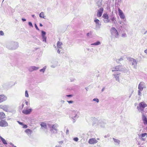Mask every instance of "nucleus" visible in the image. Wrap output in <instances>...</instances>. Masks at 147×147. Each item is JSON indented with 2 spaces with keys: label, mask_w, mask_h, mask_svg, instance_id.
I'll use <instances>...</instances> for the list:
<instances>
[{
  "label": "nucleus",
  "mask_w": 147,
  "mask_h": 147,
  "mask_svg": "<svg viewBox=\"0 0 147 147\" xmlns=\"http://www.w3.org/2000/svg\"><path fill=\"white\" fill-rule=\"evenodd\" d=\"M91 34V32H90V33H88L87 34V36H89L90 34Z\"/></svg>",
  "instance_id": "nucleus-52"
},
{
  "label": "nucleus",
  "mask_w": 147,
  "mask_h": 147,
  "mask_svg": "<svg viewBox=\"0 0 147 147\" xmlns=\"http://www.w3.org/2000/svg\"><path fill=\"white\" fill-rule=\"evenodd\" d=\"M100 42L99 41H98L96 42L91 44V45H92L97 46L100 45Z\"/></svg>",
  "instance_id": "nucleus-28"
},
{
  "label": "nucleus",
  "mask_w": 147,
  "mask_h": 147,
  "mask_svg": "<svg viewBox=\"0 0 147 147\" xmlns=\"http://www.w3.org/2000/svg\"><path fill=\"white\" fill-rule=\"evenodd\" d=\"M32 111V109L31 108L28 109V107L26 108V109H24L22 111V112L25 115H28L30 114Z\"/></svg>",
  "instance_id": "nucleus-11"
},
{
  "label": "nucleus",
  "mask_w": 147,
  "mask_h": 147,
  "mask_svg": "<svg viewBox=\"0 0 147 147\" xmlns=\"http://www.w3.org/2000/svg\"><path fill=\"white\" fill-rule=\"evenodd\" d=\"M25 103L26 104V105L28 106V102L27 101H25Z\"/></svg>",
  "instance_id": "nucleus-53"
},
{
  "label": "nucleus",
  "mask_w": 147,
  "mask_h": 147,
  "mask_svg": "<svg viewBox=\"0 0 147 147\" xmlns=\"http://www.w3.org/2000/svg\"><path fill=\"white\" fill-rule=\"evenodd\" d=\"M93 101H96L97 103H98L99 100L97 98H94L93 99Z\"/></svg>",
  "instance_id": "nucleus-39"
},
{
  "label": "nucleus",
  "mask_w": 147,
  "mask_h": 147,
  "mask_svg": "<svg viewBox=\"0 0 147 147\" xmlns=\"http://www.w3.org/2000/svg\"><path fill=\"white\" fill-rule=\"evenodd\" d=\"M104 22L105 23H109L110 22V21L109 19H105L103 20Z\"/></svg>",
  "instance_id": "nucleus-32"
},
{
  "label": "nucleus",
  "mask_w": 147,
  "mask_h": 147,
  "mask_svg": "<svg viewBox=\"0 0 147 147\" xmlns=\"http://www.w3.org/2000/svg\"><path fill=\"white\" fill-rule=\"evenodd\" d=\"M118 11L119 16L120 18L123 20L124 21H126L125 16L122 11L119 8L118 9Z\"/></svg>",
  "instance_id": "nucleus-9"
},
{
  "label": "nucleus",
  "mask_w": 147,
  "mask_h": 147,
  "mask_svg": "<svg viewBox=\"0 0 147 147\" xmlns=\"http://www.w3.org/2000/svg\"><path fill=\"white\" fill-rule=\"evenodd\" d=\"M139 136L142 140L144 141L145 140V138H144V137L145 136L146 137H147V134L146 133H142L140 135H139Z\"/></svg>",
  "instance_id": "nucleus-19"
},
{
  "label": "nucleus",
  "mask_w": 147,
  "mask_h": 147,
  "mask_svg": "<svg viewBox=\"0 0 147 147\" xmlns=\"http://www.w3.org/2000/svg\"><path fill=\"white\" fill-rule=\"evenodd\" d=\"M111 36L114 38H118L119 34L116 29L114 27H113L110 29Z\"/></svg>",
  "instance_id": "nucleus-4"
},
{
  "label": "nucleus",
  "mask_w": 147,
  "mask_h": 147,
  "mask_svg": "<svg viewBox=\"0 0 147 147\" xmlns=\"http://www.w3.org/2000/svg\"><path fill=\"white\" fill-rule=\"evenodd\" d=\"M123 57H121L119 59H118L116 60V61L117 62H119L120 61L123 60Z\"/></svg>",
  "instance_id": "nucleus-34"
},
{
  "label": "nucleus",
  "mask_w": 147,
  "mask_h": 147,
  "mask_svg": "<svg viewBox=\"0 0 147 147\" xmlns=\"http://www.w3.org/2000/svg\"><path fill=\"white\" fill-rule=\"evenodd\" d=\"M66 133L67 135H68V134H69V130L68 129H67Z\"/></svg>",
  "instance_id": "nucleus-51"
},
{
  "label": "nucleus",
  "mask_w": 147,
  "mask_h": 147,
  "mask_svg": "<svg viewBox=\"0 0 147 147\" xmlns=\"http://www.w3.org/2000/svg\"><path fill=\"white\" fill-rule=\"evenodd\" d=\"M103 8L102 7H101L99 9L97 13V16L98 17H100L103 13Z\"/></svg>",
  "instance_id": "nucleus-13"
},
{
  "label": "nucleus",
  "mask_w": 147,
  "mask_h": 147,
  "mask_svg": "<svg viewBox=\"0 0 147 147\" xmlns=\"http://www.w3.org/2000/svg\"><path fill=\"white\" fill-rule=\"evenodd\" d=\"M102 17L104 19H109V16L108 15L107 13H104Z\"/></svg>",
  "instance_id": "nucleus-29"
},
{
  "label": "nucleus",
  "mask_w": 147,
  "mask_h": 147,
  "mask_svg": "<svg viewBox=\"0 0 147 147\" xmlns=\"http://www.w3.org/2000/svg\"><path fill=\"white\" fill-rule=\"evenodd\" d=\"M7 99V97L4 95H0V103L5 101Z\"/></svg>",
  "instance_id": "nucleus-20"
},
{
  "label": "nucleus",
  "mask_w": 147,
  "mask_h": 147,
  "mask_svg": "<svg viewBox=\"0 0 147 147\" xmlns=\"http://www.w3.org/2000/svg\"><path fill=\"white\" fill-rule=\"evenodd\" d=\"M47 125L50 128V131L52 133L56 134L57 132V128L59 127L58 124L55 123L54 124L48 123Z\"/></svg>",
  "instance_id": "nucleus-2"
},
{
  "label": "nucleus",
  "mask_w": 147,
  "mask_h": 147,
  "mask_svg": "<svg viewBox=\"0 0 147 147\" xmlns=\"http://www.w3.org/2000/svg\"><path fill=\"white\" fill-rule=\"evenodd\" d=\"M46 68L47 66H45L42 69H40V71L41 72H42L43 73H44L45 71Z\"/></svg>",
  "instance_id": "nucleus-30"
},
{
  "label": "nucleus",
  "mask_w": 147,
  "mask_h": 147,
  "mask_svg": "<svg viewBox=\"0 0 147 147\" xmlns=\"http://www.w3.org/2000/svg\"><path fill=\"white\" fill-rule=\"evenodd\" d=\"M120 74V73L119 72H115L113 74V75L114 76V77L115 79L117 81L119 82H120V81L119 78Z\"/></svg>",
  "instance_id": "nucleus-10"
},
{
  "label": "nucleus",
  "mask_w": 147,
  "mask_h": 147,
  "mask_svg": "<svg viewBox=\"0 0 147 147\" xmlns=\"http://www.w3.org/2000/svg\"><path fill=\"white\" fill-rule=\"evenodd\" d=\"M4 35V33L1 30L0 31V36H3Z\"/></svg>",
  "instance_id": "nucleus-43"
},
{
  "label": "nucleus",
  "mask_w": 147,
  "mask_h": 147,
  "mask_svg": "<svg viewBox=\"0 0 147 147\" xmlns=\"http://www.w3.org/2000/svg\"><path fill=\"white\" fill-rule=\"evenodd\" d=\"M40 26H43V25L42 24L40 23Z\"/></svg>",
  "instance_id": "nucleus-61"
},
{
  "label": "nucleus",
  "mask_w": 147,
  "mask_h": 147,
  "mask_svg": "<svg viewBox=\"0 0 147 147\" xmlns=\"http://www.w3.org/2000/svg\"><path fill=\"white\" fill-rule=\"evenodd\" d=\"M39 69V67L34 66H31L29 67L28 68V70L30 72H32L34 71H36Z\"/></svg>",
  "instance_id": "nucleus-15"
},
{
  "label": "nucleus",
  "mask_w": 147,
  "mask_h": 147,
  "mask_svg": "<svg viewBox=\"0 0 147 147\" xmlns=\"http://www.w3.org/2000/svg\"><path fill=\"white\" fill-rule=\"evenodd\" d=\"M17 122L18 123L20 124V125L22 126L23 125V123L22 122H21L19 121H18Z\"/></svg>",
  "instance_id": "nucleus-47"
},
{
  "label": "nucleus",
  "mask_w": 147,
  "mask_h": 147,
  "mask_svg": "<svg viewBox=\"0 0 147 147\" xmlns=\"http://www.w3.org/2000/svg\"><path fill=\"white\" fill-rule=\"evenodd\" d=\"M97 0V1L96 2V4H97V5L98 7H100L102 5V0Z\"/></svg>",
  "instance_id": "nucleus-25"
},
{
  "label": "nucleus",
  "mask_w": 147,
  "mask_h": 147,
  "mask_svg": "<svg viewBox=\"0 0 147 147\" xmlns=\"http://www.w3.org/2000/svg\"><path fill=\"white\" fill-rule=\"evenodd\" d=\"M113 139L115 143V144L116 145H119L121 142L120 140H119L115 139V138H113Z\"/></svg>",
  "instance_id": "nucleus-24"
},
{
  "label": "nucleus",
  "mask_w": 147,
  "mask_h": 147,
  "mask_svg": "<svg viewBox=\"0 0 147 147\" xmlns=\"http://www.w3.org/2000/svg\"><path fill=\"white\" fill-rule=\"evenodd\" d=\"M147 105L144 102H140L139 104V107H137V109L140 111L143 112L144 108L147 107Z\"/></svg>",
  "instance_id": "nucleus-6"
},
{
  "label": "nucleus",
  "mask_w": 147,
  "mask_h": 147,
  "mask_svg": "<svg viewBox=\"0 0 147 147\" xmlns=\"http://www.w3.org/2000/svg\"><path fill=\"white\" fill-rule=\"evenodd\" d=\"M23 128H26L27 127V126L26 125H24L23 124V125H22Z\"/></svg>",
  "instance_id": "nucleus-48"
},
{
  "label": "nucleus",
  "mask_w": 147,
  "mask_h": 147,
  "mask_svg": "<svg viewBox=\"0 0 147 147\" xmlns=\"http://www.w3.org/2000/svg\"><path fill=\"white\" fill-rule=\"evenodd\" d=\"M25 132L28 135H30L32 133V131L30 129H27L25 130Z\"/></svg>",
  "instance_id": "nucleus-26"
},
{
  "label": "nucleus",
  "mask_w": 147,
  "mask_h": 147,
  "mask_svg": "<svg viewBox=\"0 0 147 147\" xmlns=\"http://www.w3.org/2000/svg\"><path fill=\"white\" fill-rule=\"evenodd\" d=\"M144 52L145 53H146V54H147V49L144 50Z\"/></svg>",
  "instance_id": "nucleus-59"
},
{
  "label": "nucleus",
  "mask_w": 147,
  "mask_h": 147,
  "mask_svg": "<svg viewBox=\"0 0 147 147\" xmlns=\"http://www.w3.org/2000/svg\"><path fill=\"white\" fill-rule=\"evenodd\" d=\"M124 26H123V25H122V26H121V27L122 28H123L125 30H126L127 28V25L126 24H124Z\"/></svg>",
  "instance_id": "nucleus-37"
},
{
  "label": "nucleus",
  "mask_w": 147,
  "mask_h": 147,
  "mask_svg": "<svg viewBox=\"0 0 147 147\" xmlns=\"http://www.w3.org/2000/svg\"><path fill=\"white\" fill-rule=\"evenodd\" d=\"M78 140H79V139H78V138L77 137L74 138H73V140L74 141H76V142H77L78 141Z\"/></svg>",
  "instance_id": "nucleus-41"
},
{
  "label": "nucleus",
  "mask_w": 147,
  "mask_h": 147,
  "mask_svg": "<svg viewBox=\"0 0 147 147\" xmlns=\"http://www.w3.org/2000/svg\"><path fill=\"white\" fill-rule=\"evenodd\" d=\"M67 102L69 104H71L73 103V101L72 100L68 101L67 100Z\"/></svg>",
  "instance_id": "nucleus-49"
},
{
  "label": "nucleus",
  "mask_w": 147,
  "mask_h": 147,
  "mask_svg": "<svg viewBox=\"0 0 147 147\" xmlns=\"http://www.w3.org/2000/svg\"><path fill=\"white\" fill-rule=\"evenodd\" d=\"M22 20L23 22L25 21L26 20V19L25 18H22Z\"/></svg>",
  "instance_id": "nucleus-57"
},
{
  "label": "nucleus",
  "mask_w": 147,
  "mask_h": 147,
  "mask_svg": "<svg viewBox=\"0 0 147 147\" xmlns=\"http://www.w3.org/2000/svg\"><path fill=\"white\" fill-rule=\"evenodd\" d=\"M28 25H29V26H31L32 27H33V26L32 23L30 22H28Z\"/></svg>",
  "instance_id": "nucleus-46"
},
{
  "label": "nucleus",
  "mask_w": 147,
  "mask_h": 147,
  "mask_svg": "<svg viewBox=\"0 0 147 147\" xmlns=\"http://www.w3.org/2000/svg\"><path fill=\"white\" fill-rule=\"evenodd\" d=\"M147 31L146 30V31H145V32L144 33V34H146L147 33Z\"/></svg>",
  "instance_id": "nucleus-63"
},
{
  "label": "nucleus",
  "mask_w": 147,
  "mask_h": 147,
  "mask_svg": "<svg viewBox=\"0 0 147 147\" xmlns=\"http://www.w3.org/2000/svg\"><path fill=\"white\" fill-rule=\"evenodd\" d=\"M59 144H62L63 143V141H61L59 142Z\"/></svg>",
  "instance_id": "nucleus-58"
},
{
  "label": "nucleus",
  "mask_w": 147,
  "mask_h": 147,
  "mask_svg": "<svg viewBox=\"0 0 147 147\" xmlns=\"http://www.w3.org/2000/svg\"><path fill=\"white\" fill-rule=\"evenodd\" d=\"M105 87H103L102 89L101 90V91L102 92H103L104 90H105Z\"/></svg>",
  "instance_id": "nucleus-56"
},
{
  "label": "nucleus",
  "mask_w": 147,
  "mask_h": 147,
  "mask_svg": "<svg viewBox=\"0 0 147 147\" xmlns=\"http://www.w3.org/2000/svg\"><path fill=\"white\" fill-rule=\"evenodd\" d=\"M72 96V95L71 94L66 95L65 97V98H66L67 97H71Z\"/></svg>",
  "instance_id": "nucleus-44"
},
{
  "label": "nucleus",
  "mask_w": 147,
  "mask_h": 147,
  "mask_svg": "<svg viewBox=\"0 0 147 147\" xmlns=\"http://www.w3.org/2000/svg\"><path fill=\"white\" fill-rule=\"evenodd\" d=\"M115 18L114 17H112L111 19V20L112 21L113 23H115V21H116Z\"/></svg>",
  "instance_id": "nucleus-35"
},
{
  "label": "nucleus",
  "mask_w": 147,
  "mask_h": 147,
  "mask_svg": "<svg viewBox=\"0 0 147 147\" xmlns=\"http://www.w3.org/2000/svg\"><path fill=\"white\" fill-rule=\"evenodd\" d=\"M39 16L41 18H45L44 14L43 12H41L39 14Z\"/></svg>",
  "instance_id": "nucleus-31"
},
{
  "label": "nucleus",
  "mask_w": 147,
  "mask_h": 147,
  "mask_svg": "<svg viewBox=\"0 0 147 147\" xmlns=\"http://www.w3.org/2000/svg\"><path fill=\"white\" fill-rule=\"evenodd\" d=\"M74 79L73 78L72 79H70V81L71 82H72V81H74Z\"/></svg>",
  "instance_id": "nucleus-60"
},
{
  "label": "nucleus",
  "mask_w": 147,
  "mask_h": 147,
  "mask_svg": "<svg viewBox=\"0 0 147 147\" xmlns=\"http://www.w3.org/2000/svg\"><path fill=\"white\" fill-rule=\"evenodd\" d=\"M8 124L7 122L4 120H1L0 121V126L6 127L8 126Z\"/></svg>",
  "instance_id": "nucleus-12"
},
{
  "label": "nucleus",
  "mask_w": 147,
  "mask_h": 147,
  "mask_svg": "<svg viewBox=\"0 0 147 147\" xmlns=\"http://www.w3.org/2000/svg\"><path fill=\"white\" fill-rule=\"evenodd\" d=\"M25 96L26 97H29V95L28 93V92L27 90H26L25 92Z\"/></svg>",
  "instance_id": "nucleus-38"
},
{
  "label": "nucleus",
  "mask_w": 147,
  "mask_h": 147,
  "mask_svg": "<svg viewBox=\"0 0 147 147\" xmlns=\"http://www.w3.org/2000/svg\"><path fill=\"white\" fill-rule=\"evenodd\" d=\"M112 71H121L124 72H126V70L125 67L121 65H119L116 66L115 67H114L112 69Z\"/></svg>",
  "instance_id": "nucleus-5"
},
{
  "label": "nucleus",
  "mask_w": 147,
  "mask_h": 147,
  "mask_svg": "<svg viewBox=\"0 0 147 147\" xmlns=\"http://www.w3.org/2000/svg\"><path fill=\"white\" fill-rule=\"evenodd\" d=\"M94 21L96 23V28H100L101 25V24L99 20L98 19H96L94 20Z\"/></svg>",
  "instance_id": "nucleus-17"
},
{
  "label": "nucleus",
  "mask_w": 147,
  "mask_h": 147,
  "mask_svg": "<svg viewBox=\"0 0 147 147\" xmlns=\"http://www.w3.org/2000/svg\"><path fill=\"white\" fill-rule=\"evenodd\" d=\"M61 102L62 103H64L65 102V101L64 100H61Z\"/></svg>",
  "instance_id": "nucleus-55"
},
{
  "label": "nucleus",
  "mask_w": 147,
  "mask_h": 147,
  "mask_svg": "<svg viewBox=\"0 0 147 147\" xmlns=\"http://www.w3.org/2000/svg\"><path fill=\"white\" fill-rule=\"evenodd\" d=\"M55 147H62L59 146H56Z\"/></svg>",
  "instance_id": "nucleus-64"
},
{
  "label": "nucleus",
  "mask_w": 147,
  "mask_h": 147,
  "mask_svg": "<svg viewBox=\"0 0 147 147\" xmlns=\"http://www.w3.org/2000/svg\"><path fill=\"white\" fill-rule=\"evenodd\" d=\"M142 91V90H140V89H138V95L140 96H141L142 95V94H141V92Z\"/></svg>",
  "instance_id": "nucleus-36"
},
{
  "label": "nucleus",
  "mask_w": 147,
  "mask_h": 147,
  "mask_svg": "<svg viewBox=\"0 0 147 147\" xmlns=\"http://www.w3.org/2000/svg\"><path fill=\"white\" fill-rule=\"evenodd\" d=\"M40 125L42 128L44 129H47L48 126L44 122H42L40 124Z\"/></svg>",
  "instance_id": "nucleus-23"
},
{
  "label": "nucleus",
  "mask_w": 147,
  "mask_h": 147,
  "mask_svg": "<svg viewBox=\"0 0 147 147\" xmlns=\"http://www.w3.org/2000/svg\"><path fill=\"white\" fill-rule=\"evenodd\" d=\"M32 17L33 18H34L35 19L36 18V16H35L34 15H32Z\"/></svg>",
  "instance_id": "nucleus-54"
},
{
  "label": "nucleus",
  "mask_w": 147,
  "mask_h": 147,
  "mask_svg": "<svg viewBox=\"0 0 147 147\" xmlns=\"http://www.w3.org/2000/svg\"><path fill=\"white\" fill-rule=\"evenodd\" d=\"M35 28L37 30L39 31L40 30H39V29L38 28L37 26V25L36 24H35Z\"/></svg>",
  "instance_id": "nucleus-50"
},
{
  "label": "nucleus",
  "mask_w": 147,
  "mask_h": 147,
  "mask_svg": "<svg viewBox=\"0 0 147 147\" xmlns=\"http://www.w3.org/2000/svg\"><path fill=\"white\" fill-rule=\"evenodd\" d=\"M121 36L122 37H126L127 36V35L125 33H123L122 34Z\"/></svg>",
  "instance_id": "nucleus-40"
},
{
  "label": "nucleus",
  "mask_w": 147,
  "mask_h": 147,
  "mask_svg": "<svg viewBox=\"0 0 147 147\" xmlns=\"http://www.w3.org/2000/svg\"><path fill=\"white\" fill-rule=\"evenodd\" d=\"M46 34V32L43 31H41V36L42 37V41L45 42H46V38L47 37L45 36Z\"/></svg>",
  "instance_id": "nucleus-16"
},
{
  "label": "nucleus",
  "mask_w": 147,
  "mask_h": 147,
  "mask_svg": "<svg viewBox=\"0 0 147 147\" xmlns=\"http://www.w3.org/2000/svg\"><path fill=\"white\" fill-rule=\"evenodd\" d=\"M0 115L1 116H5V114L3 112H0Z\"/></svg>",
  "instance_id": "nucleus-45"
},
{
  "label": "nucleus",
  "mask_w": 147,
  "mask_h": 147,
  "mask_svg": "<svg viewBox=\"0 0 147 147\" xmlns=\"http://www.w3.org/2000/svg\"><path fill=\"white\" fill-rule=\"evenodd\" d=\"M142 115V120L144 125H147V118L144 115L143 112H141Z\"/></svg>",
  "instance_id": "nucleus-14"
},
{
  "label": "nucleus",
  "mask_w": 147,
  "mask_h": 147,
  "mask_svg": "<svg viewBox=\"0 0 147 147\" xmlns=\"http://www.w3.org/2000/svg\"><path fill=\"white\" fill-rule=\"evenodd\" d=\"M24 104L23 103H22V105L21 106H20V109H22L23 108V107H24Z\"/></svg>",
  "instance_id": "nucleus-42"
},
{
  "label": "nucleus",
  "mask_w": 147,
  "mask_h": 147,
  "mask_svg": "<svg viewBox=\"0 0 147 147\" xmlns=\"http://www.w3.org/2000/svg\"><path fill=\"white\" fill-rule=\"evenodd\" d=\"M97 142L95 138H91L89 139L88 142L90 144H94L96 143Z\"/></svg>",
  "instance_id": "nucleus-22"
},
{
  "label": "nucleus",
  "mask_w": 147,
  "mask_h": 147,
  "mask_svg": "<svg viewBox=\"0 0 147 147\" xmlns=\"http://www.w3.org/2000/svg\"><path fill=\"white\" fill-rule=\"evenodd\" d=\"M119 23L120 24H121L122 22H121V21H119Z\"/></svg>",
  "instance_id": "nucleus-62"
},
{
  "label": "nucleus",
  "mask_w": 147,
  "mask_h": 147,
  "mask_svg": "<svg viewBox=\"0 0 147 147\" xmlns=\"http://www.w3.org/2000/svg\"><path fill=\"white\" fill-rule=\"evenodd\" d=\"M129 61L132 64V65L133 66V68L136 69L137 64V61L136 60L133 58H130Z\"/></svg>",
  "instance_id": "nucleus-8"
},
{
  "label": "nucleus",
  "mask_w": 147,
  "mask_h": 147,
  "mask_svg": "<svg viewBox=\"0 0 147 147\" xmlns=\"http://www.w3.org/2000/svg\"><path fill=\"white\" fill-rule=\"evenodd\" d=\"M118 2H116V1L115 2V5H120V4L121 3V0H118Z\"/></svg>",
  "instance_id": "nucleus-33"
},
{
  "label": "nucleus",
  "mask_w": 147,
  "mask_h": 147,
  "mask_svg": "<svg viewBox=\"0 0 147 147\" xmlns=\"http://www.w3.org/2000/svg\"><path fill=\"white\" fill-rule=\"evenodd\" d=\"M145 87V83L143 82H141L139 83L138 86V89L143 90V88Z\"/></svg>",
  "instance_id": "nucleus-18"
},
{
  "label": "nucleus",
  "mask_w": 147,
  "mask_h": 147,
  "mask_svg": "<svg viewBox=\"0 0 147 147\" xmlns=\"http://www.w3.org/2000/svg\"><path fill=\"white\" fill-rule=\"evenodd\" d=\"M0 108L5 111L7 112L8 111V106L7 105H4L3 106L0 105Z\"/></svg>",
  "instance_id": "nucleus-21"
},
{
  "label": "nucleus",
  "mask_w": 147,
  "mask_h": 147,
  "mask_svg": "<svg viewBox=\"0 0 147 147\" xmlns=\"http://www.w3.org/2000/svg\"><path fill=\"white\" fill-rule=\"evenodd\" d=\"M62 45L63 43L61 42L58 41L57 45V48L56 49H57V52L59 54L60 53L61 51L60 49H62Z\"/></svg>",
  "instance_id": "nucleus-7"
},
{
  "label": "nucleus",
  "mask_w": 147,
  "mask_h": 147,
  "mask_svg": "<svg viewBox=\"0 0 147 147\" xmlns=\"http://www.w3.org/2000/svg\"><path fill=\"white\" fill-rule=\"evenodd\" d=\"M0 139L1 140L3 143L4 144H7V143L6 142V141L2 137L0 136Z\"/></svg>",
  "instance_id": "nucleus-27"
},
{
  "label": "nucleus",
  "mask_w": 147,
  "mask_h": 147,
  "mask_svg": "<svg viewBox=\"0 0 147 147\" xmlns=\"http://www.w3.org/2000/svg\"><path fill=\"white\" fill-rule=\"evenodd\" d=\"M79 113L77 110H73L71 111L70 117L73 120H76L79 117Z\"/></svg>",
  "instance_id": "nucleus-3"
},
{
  "label": "nucleus",
  "mask_w": 147,
  "mask_h": 147,
  "mask_svg": "<svg viewBox=\"0 0 147 147\" xmlns=\"http://www.w3.org/2000/svg\"><path fill=\"white\" fill-rule=\"evenodd\" d=\"M5 46L8 49L13 50H16L18 48L19 44L17 42L10 41L6 43Z\"/></svg>",
  "instance_id": "nucleus-1"
}]
</instances>
